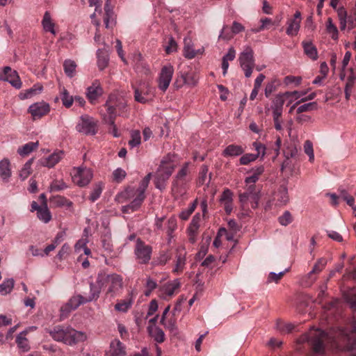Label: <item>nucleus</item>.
<instances>
[{
    "label": "nucleus",
    "instance_id": "obj_1",
    "mask_svg": "<svg viewBox=\"0 0 356 356\" xmlns=\"http://www.w3.org/2000/svg\"><path fill=\"white\" fill-rule=\"evenodd\" d=\"M46 332L54 340L69 346L75 345L86 339V334L84 332L77 331L70 326L56 325L46 329Z\"/></svg>",
    "mask_w": 356,
    "mask_h": 356
},
{
    "label": "nucleus",
    "instance_id": "obj_2",
    "mask_svg": "<svg viewBox=\"0 0 356 356\" xmlns=\"http://www.w3.org/2000/svg\"><path fill=\"white\" fill-rule=\"evenodd\" d=\"M175 168V165L168 155L164 157L155 173V187L161 191L165 189L166 182L172 175Z\"/></svg>",
    "mask_w": 356,
    "mask_h": 356
},
{
    "label": "nucleus",
    "instance_id": "obj_3",
    "mask_svg": "<svg viewBox=\"0 0 356 356\" xmlns=\"http://www.w3.org/2000/svg\"><path fill=\"white\" fill-rule=\"evenodd\" d=\"M97 294H89L88 296L76 295L72 296L69 301L60 308V316L62 318L67 317L72 310L77 309L81 305L95 300Z\"/></svg>",
    "mask_w": 356,
    "mask_h": 356
},
{
    "label": "nucleus",
    "instance_id": "obj_4",
    "mask_svg": "<svg viewBox=\"0 0 356 356\" xmlns=\"http://www.w3.org/2000/svg\"><path fill=\"white\" fill-rule=\"evenodd\" d=\"M188 163H185L175 175L172 184V191L177 195H182L186 192V184L188 182Z\"/></svg>",
    "mask_w": 356,
    "mask_h": 356
},
{
    "label": "nucleus",
    "instance_id": "obj_5",
    "mask_svg": "<svg viewBox=\"0 0 356 356\" xmlns=\"http://www.w3.org/2000/svg\"><path fill=\"white\" fill-rule=\"evenodd\" d=\"M238 60L241 67L244 71L245 76L250 77L255 65L252 49L249 46L245 47L243 51L241 53Z\"/></svg>",
    "mask_w": 356,
    "mask_h": 356
},
{
    "label": "nucleus",
    "instance_id": "obj_6",
    "mask_svg": "<svg viewBox=\"0 0 356 356\" xmlns=\"http://www.w3.org/2000/svg\"><path fill=\"white\" fill-rule=\"evenodd\" d=\"M152 248L145 244L140 238H137L134 254L138 264H146L151 259Z\"/></svg>",
    "mask_w": 356,
    "mask_h": 356
},
{
    "label": "nucleus",
    "instance_id": "obj_7",
    "mask_svg": "<svg viewBox=\"0 0 356 356\" xmlns=\"http://www.w3.org/2000/svg\"><path fill=\"white\" fill-rule=\"evenodd\" d=\"M238 197L242 204H245L248 200H251L252 207L256 209L260 199V190L257 188L255 184L247 185L245 191L240 193Z\"/></svg>",
    "mask_w": 356,
    "mask_h": 356
},
{
    "label": "nucleus",
    "instance_id": "obj_8",
    "mask_svg": "<svg viewBox=\"0 0 356 356\" xmlns=\"http://www.w3.org/2000/svg\"><path fill=\"white\" fill-rule=\"evenodd\" d=\"M327 264V259L325 258H320L317 260L316 263L312 268V270L309 272L304 277H302L301 283L305 287H309L316 281V275L320 273L325 267Z\"/></svg>",
    "mask_w": 356,
    "mask_h": 356
},
{
    "label": "nucleus",
    "instance_id": "obj_9",
    "mask_svg": "<svg viewBox=\"0 0 356 356\" xmlns=\"http://www.w3.org/2000/svg\"><path fill=\"white\" fill-rule=\"evenodd\" d=\"M76 129L86 135H95L97 131L96 122L88 115H82L80 118Z\"/></svg>",
    "mask_w": 356,
    "mask_h": 356
},
{
    "label": "nucleus",
    "instance_id": "obj_10",
    "mask_svg": "<svg viewBox=\"0 0 356 356\" xmlns=\"http://www.w3.org/2000/svg\"><path fill=\"white\" fill-rule=\"evenodd\" d=\"M0 81L8 82L16 89H19L22 85L17 72L9 66L4 67L0 72Z\"/></svg>",
    "mask_w": 356,
    "mask_h": 356
},
{
    "label": "nucleus",
    "instance_id": "obj_11",
    "mask_svg": "<svg viewBox=\"0 0 356 356\" xmlns=\"http://www.w3.org/2000/svg\"><path fill=\"white\" fill-rule=\"evenodd\" d=\"M325 332L321 330H317L314 334L310 335L307 338V341L311 346L314 353L322 355L325 350L323 339Z\"/></svg>",
    "mask_w": 356,
    "mask_h": 356
},
{
    "label": "nucleus",
    "instance_id": "obj_12",
    "mask_svg": "<svg viewBox=\"0 0 356 356\" xmlns=\"http://www.w3.org/2000/svg\"><path fill=\"white\" fill-rule=\"evenodd\" d=\"M174 69L171 65H165L161 68L159 78V88L165 92L173 76Z\"/></svg>",
    "mask_w": 356,
    "mask_h": 356
},
{
    "label": "nucleus",
    "instance_id": "obj_13",
    "mask_svg": "<svg viewBox=\"0 0 356 356\" xmlns=\"http://www.w3.org/2000/svg\"><path fill=\"white\" fill-rule=\"evenodd\" d=\"M108 274L105 272L101 271L98 273L97 277L96 283H90V294L92 295L93 293L97 294L95 300H97L101 292V289L104 287L108 283Z\"/></svg>",
    "mask_w": 356,
    "mask_h": 356
},
{
    "label": "nucleus",
    "instance_id": "obj_14",
    "mask_svg": "<svg viewBox=\"0 0 356 356\" xmlns=\"http://www.w3.org/2000/svg\"><path fill=\"white\" fill-rule=\"evenodd\" d=\"M50 111L49 104L44 102H36L31 104L28 109L33 120L41 118L47 115Z\"/></svg>",
    "mask_w": 356,
    "mask_h": 356
},
{
    "label": "nucleus",
    "instance_id": "obj_15",
    "mask_svg": "<svg viewBox=\"0 0 356 356\" xmlns=\"http://www.w3.org/2000/svg\"><path fill=\"white\" fill-rule=\"evenodd\" d=\"M273 200L275 201L276 205L284 206L289 202V195L288 188L286 184H282L274 193Z\"/></svg>",
    "mask_w": 356,
    "mask_h": 356
},
{
    "label": "nucleus",
    "instance_id": "obj_16",
    "mask_svg": "<svg viewBox=\"0 0 356 356\" xmlns=\"http://www.w3.org/2000/svg\"><path fill=\"white\" fill-rule=\"evenodd\" d=\"M102 94V88L97 81H95L92 84L87 88L86 97L91 104H94Z\"/></svg>",
    "mask_w": 356,
    "mask_h": 356
},
{
    "label": "nucleus",
    "instance_id": "obj_17",
    "mask_svg": "<svg viewBox=\"0 0 356 356\" xmlns=\"http://www.w3.org/2000/svg\"><path fill=\"white\" fill-rule=\"evenodd\" d=\"M108 283L109 287L107 291V293L114 295L122 287V278L120 275L117 274L108 275Z\"/></svg>",
    "mask_w": 356,
    "mask_h": 356
},
{
    "label": "nucleus",
    "instance_id": "obj_18",
    "mask_svg": "<svg viewBox=\"0 0 356 356\" xmlns=\"http://www.w3.org/2000/svg\"><path fill=\"white\" fill-rule=\"evenodd\" d=\"M220 202L224 206V209L227 214H230L233 209V193L231 190L227 188L222 192Z\"/></svg>",
    "mask_w": 356,
    "mask_h": 356
},
{
    "label": "nucleus",
    "instance_id": "obj_19",
    "mask_svg": "<svg viewBox=\"0 0 356 356\" xmlns=\"http://www.w3.org/2000/svg\"><path fill=\"white\" fill-rule=\"evenodd\" d=\"M125 355V346L120 340L114 339L111 342L110 349L106 356H124Z\"/></svg>",
    "mask_w": 356,
    "mask_h": 356
},
{
    "label": "nucleus",
    "instance_id": "obj_20",
    "mask_svg": "<svg viewBox=\"0 0 356 356\" xmlns=\"http://www.w3.org/2000/svg\"><path fill=\"white\" fill-rule=\"evenodd\" d=\"M92 179V173L88 169L78 168L77 175L74 177V180L79 186H86Z\"/></svg>",
    "mask_w": 356,
    "mask_h": 356
},
{
    "label": "nucleus",
    "instance_id": "obj_21",
    "mask_svg": "<svg viewBox=\"0 0 356 356\" xmlns=\"http://www.w3.org/2000/svg\"><path fill=\"white\" fill-rule=\"evenodd\" d=\"M175 255V265L172 270L174 273L182 272L186 265V252L183 249L177 248Z\"/></svg>",
    "mask_w": 356,
    "mask_h": 356
},
{
    "label": "nucleus",
    "instance_id": "obj_22",
    "mask_svg": "<svg viewBox=\"0 0 356 356\" xmlns=\"http://www.w3.org/2000/svg\"><path fill=\"white\" fill-rule=\"evenodd\" d=\"M145 199V197L136 194V197L129 204L123 206L121 211L124 213H130L138 211Z\"/></svg>",
    "mask_w": 356,
    "mask_h": 356
},
{
    "label": "nucleus",
    "instance_id": "obj_23",
    "mask_svg": "<svg viewBox=\"0 0 356 356\" xmlns=\"http://www.w3.org/2000/svg\"><path fill=\"white\" fill-rule=\"evenodd\" d=\"M105 106L107 107L108 116L104 118V122L108 124H113L116 116V109L113 103V97L110 96L108 100L106 102Z\"/></svg>",
    "mask_w": 356,
    "mask_h": 356
},
{
    "label": "nucleus",
    "instance_id": "obj_24",
    "mask_svg": "<svg viewBox=\"0 0 356 356\" xmlns=\"http://www.w3.org/2000/svg\"><path fill=\"white\" fill-rule=\"evenodd\" d=\"M147 331L152 338L157 343H162L165 340V334L161 328L157 326H148Z\"/></svg>",
    "mask_w": 356,
    "mask_h": 356
},
{
    "label": "nucleus",
    "instance_id": "obj_25",
    "mask_svg": "<svg viewBox=\"0 0 356 356\" xmlns=\"http://www.w3.org/2000/svg\"><path fill=\"white\" fill-rule=\"evenodd\" d=\"M0 176L6 182H8L9 178L11 177L10 163L7 159H4L0 161Z\"/></svg>",
    "mask_w": 356,
    "mask_h": 356
},
{
    "label": "nucleus",
    "instance_id": "obj_26",
    "mask_svg": "<svg viewBox=\"0 0 356 356\" xmlns=\"http://www.w3.org/2000/svg\"><path fill=\"white\" fill-rule=\"evenodd\" d=\"M344 335V340L346 341V343L344 345L345 348L352 349L356 343V324L354 323L351 327V333L347 334L344 331L342 332Z\"/></svg>",
    "mask_w": 356,
    "mask_h": 356
},
{
    "label": "nucleus",
    "instance_id": "obj_27",
    "mask_svg": "<svg viewBox=\"0 0 356 356\" xmlns=\"http://www.w3.org/2000/svg\"><path fill=\"white\" fill-rule=\"evenodd\" d=\"M63 151H58L51 154L42 161V165L48 168L54 167L63 158Z\"/></svg>",
    "mask_w": 356,
    "mask_h": 356
},
{
    "label": "nucleus",
    "instance_id": "obj_28",
    "mask_svg": "<svg viewBox=\"0 0 356 356\" xmlns=\"http://www.w3.org/2000/svg\"><path fill=\"white\" fill-rule=\"evenodd\" d=\"M42 25L43 29L46 32H50L53 35H56L55 24L52 22L51 15L49 12L46 11L44 14L43 19L42 20Z\"/></svg>",
    "mask_w": 356,
    "mask_h": 356
},
{
    "label": "nucleus",
    "instance_id": "obj_29",
    "mask_svg": "<svg viewBox=\"0 0 356 356\" xmlns=\"http://www.w3.org/2000/svg\"><path fill=\"white\" fill-rule=\"evenodd\" d=\"M302 44L304 53L312 60H317L318 51L316 47L311 42L303 41Z\"/></svg>",
    "mask_w": 356,
    "mask_h": 356
},
{
    "label": "nucleus",
    "instance_id": "obj_30",
    "mask_svg": "<svg viewBox=\"0 0 356 356\" xmlns=\"http://www.w3.org/2000/svg\"><path fill=\"white\" fill-rule=\"evenodd\" d=\"M39 145V143L37 142H29L26 143L22 147H19L17 149V153L22 156H25L31 154L32 152L35 150Z\"/></svg>",
    "mask_w": 356,
    "mask_h": 356
},
{
    "label": "nucleus",
    "instance_id": "obj_31",
    "mask_svg": "<svg viewBox=\"0 0 356 356\" xmlns=\"http://www.w3.org/2000/svg\"><path fill=\"white\" fill-rule=\"evenodd\" d=\"M244 152L243 147L240 145H229L223 151L224 156H237L242 154Z\"/></svg>",
    "mask_w": 356,
    "mask_h": 356
},
{
    "label": "nucleus",
    "instance_id": "obj_32",
    "mask_svg": "<svg viewBox=\"0 0 356 356\" xmlns=\"http://www.w3.org/2000/svg\"><path fill=\"white\" fill-rule=\"evenodd\" d=\"M109 61L108 54L104 51L99 49L97 51V65L100 70L105 69Z\"/></svg>",
    "mask_w": 356,
    "mask_h": 356
},
{
    "label": "nucleus",
    "instance_id": "obj_33",
    "mask_svg": "<svg viewBox=\"0 0 356 356\" xmlns=\"http://www.w3.org/2000/svg\"><path fill=\"white\" fill-rule=\"evenodd\" d=\"M180 282L178 279H175L173 281L167 283L164 286V292L168 296H172L175 291L180 287Z\"/></svg>",
    "mask_w": 356,
    "mask_h": 356
},
{
    "label": "nucleus",
    "instance_id": "obj_34",
    "mask_svg": "<svg viewBox=\"0 0 356 356\" xmlns=\"http://www.w3.org/2000/svg\"><path fill=\"white\" fill-rule=\"evenodd\" d=\"M341 301L337 298H334L331 301L326 302L323 308L325 312H330L332 314L339 310L341 307Z\"/></svg>",
    "mask_w": 356,
    "mask_h": 356
},
{
    "label": "nucleus",
    "instance_id": "obj_35",
    "mask_svg": "<svg viewBox=\"0 0 356 356\" xmlns=\"http://www.w3.org/2000/svg\"><path fill=\"white\" fill-rule=\"evenodd\" d=\"M337 12L339 20L340 29L341 31H344L346 29V27H348L347 11L344 8V7L341 6L337 10Z\"/></svg>",
    "mask_w": 356,
    "mask_h": 356
},
{
    "label": "nucleus",
    "instance_id": "obj_36",
    "mask_svg": "<svg viewBox=\"0 0 356 356\" xmlns=\"http://www.w3.org/2000/svg\"><path fill=\"white\" fill-rule=\"evenodd\" d=\"M26 333L25 331L22 332L16 337V343L18 347L24 352L29 350L28 339L25 337Z\"/></svg>",
    "mask_w": 356,
    "mask_h": 356
},
{
    "label": "nucleus",
    "instance_id": "obj_37",
    "mask_svg": "<svg viewBox=\"0 0 356 356\" xmlns=\"http://www.w3.org/2000/svg\"><path fill=\"white\" fill-rule=\"evenodd\" d=\"M34 159L31 158L25 163L23 168L19 171V178L24 181L25 180L31 173V165L33 162Z\"/></svg>",
    "mask_w": 356,
    "mask_h": 356
},
{
    "label": "nucleus",
    "instance_id": "obj_38",
    "mask_svg": "<svg viewBox=\"0 0 356 356\" xmlns=\"http://www.w3.org/2000/svg\"><path fill=\"white\" fill-rule=\"evenodd\" d=\"M344 298L350 308L356 310V289L354 288L347 291L344 295Z\"/></svg>",
    "mask_w": 356,
    "mask_h": 356
},
{
    "label": "nucleus",
    "instance_id": "obj_39",
    "mask_svg": "<svg viewBox=\"0 0 356 356\" xmlns=\"http://www.w3.org/2000/svg\"><path fill=\"white\" fill-rule=\"evenodd\" d=\"M14 280L13 278L6 280L0 284V293L1 295H7L10 293L14 287Z\"/></svg>",
    "mask_w": 356,
    "mask_h": 356
},
{
    "label": "nucleus",
    "instance_id": "obj_40",
    "mask_svg": "<svg viewBox=\"0 0 356 356\" xmlns=\"http://www.w3.org/2000/svg\"><path fill=\"white\" fill-rule=\"evenodd\" d=\"M76 67V65L74 60H65L63 63V68L65 73L69 77L74 76L75 74V70Z\"/></svg>",
    "mask_w": 356,
    "mask_h": 356
},
{
    "label": "nucleus",
    "instance_id": "obj_41",
    "mask_svg": "<svg viewBox=\"0 0 356 356\" xmlns=\"http://www.w3.org/2000/svg\"><path fill=\"white\" fill-rule=\"evenodd\" d=\"M38 218L44 223L49 222L51 219V212L49 211L47 206H42L37 212Z\"/></svg>",
    "mask_w": 356,
    "mask_h": 356
},
{
    "label": "nucleus",
    "instance_id": "obj_42",
    "mask_svg": "<svg viewBox=\"0 0 356 356\" xmlns=\"http://www.w3.org/2000/svg\"><path fill=\"white\" fill-rule=\"evenodd\" d=\"M113 103L115 107L116 111H119V115H124L127 113V102L124 99L120 97L114 99L113 98Z\"/></svg>",
    "mask_w": 356,
    "mask_h": 356
},
{
    "label": "nucleus",
    "instance_id": "obj_43",
    "mask_svg": "<svg viewBox=\"0 0 356 356\" xmlns=\"http://www.w3.org/2000/svg\"><path fill=\"white\" fill-rule=\"evenodd\" d=\"M171 259V254L168 251H161L159 256L154 259V264L163 266Z\"/></svg>",
    "mask_w": 356,
    "mask_h": 356
},
{
    "label": "nucleus",
    "instance_id": "obj_44",
    "mask_svg": "<svg viewBox=\"0 0 356 356\" xmlns=\"http://www.w3.org/2000/svg\"><path fill=\"white\" fill-rule=\"evenodd\" d=\"M300 20L291 19L289 22V26L286 29V34L289 35H297L300 29Z\"/></svg>",
    "mask_w": 356,
    "mask_h": 356
},
{
    "label": "nucleus",
    "instance_id": "obj_45",
    "mask_svg": "<svg viewBox=\"0 0 356 356\" xmlns=\"http://www.w3.org/2000/svg\"><path fill=\"white\" fill-rule=\"evenodd\" d=\"M347 83L356 86V56L353 66L350 67L347 71Z\"/></svg>",
    "mask_w": 356,
    "mask_h": 356
},
{
    "label": "nucleus",
    "instance_id": "obj_46",
    "mask_svg": "<svg viewBox=\"0 0 356 356\" xmlns=\"http://www.w3.org/2000/svg\"><path fill=\"white\" fill-rule=\"evenodd\" d=\"M191 43V40L184 39V56L188 59L193 58L197 54L196 51L192 48Z\"/></svg>",
    "mask_w": 356,
    "mask_h": 356
},
{
    "label": "nucleus",
    "instance_id": "obj_47",
    "mask_svg": "<svg viewBox=\"0 0 356 356\" xmlns=\"http://www.w3.org/2000/svg\"><path fill=\"white\" fill-rule=\"evenodd\" d=\"M339 197L352 207L354 212H356V206L354 205L355 200L345 189H339Z\"/></svg>",
    "mask_w": 356,
    "mask_h": 356
},
{
    "label": "nucleus",
    "instance_id": "obj_48",
    "mask_svg": "<svg viewBox=\"0 0 356 356\" xmlns=\"http://www.w3.org/2000/svg\"><path fill=\"white\" fill-rule=\"evenodd\" d=\"M318 108V104L316 102H309L299 106L296 109L297 114L304 112L315 111Z\"/></svg>",
    "mask_w": 356,
    "mask_h": 356
},
{
    "label": "nucleus",
    "instance_id": "obj_49",
    "mask_svg": "<svg viewBox=\"0 0 356 356\" xmlns=\"http://www.w3.org/2000/svg\"><path fill=\"white\" fill-rule=\"evenodd\" d=\"M141 142L140 132L138 130H134L131 132V139L129 140V145L131 147H138Z\"/></svg>",
    "mask_w": 356,
    "mask_h": 356
},
{
    "label": "nucleus",
    "instance_id": "obj_50",
    "mask_svg": "<svg viewBox=\"0 0 356 356\" xmlns=\"http://www.w3.org/2000/svg\"><path fill=\"white\" fill-rule=\"evenodd\" d=\"M60 98L63 106L66 108H70L72 105L74 97L70 95L69 92L65 88H63L62 89Z\"/></svg>",
    "mask_w": 356,
    "mask_h": 356
},
{
    "label": "nucleus",
    "instance_id": "obj_51",
    "mask_svg": "<svg viewBox=\"0 0 356 356\" xmlns=\"http://www.w3.org/2000/svg\"><path fill=\"white\" fill-rule=\"evenodd\" d=\"M67 187V185L63 179L54 180L49 186V191H60L66 189Z\"/></svg>",
    "mask_w": 356,
    "mask_h": 356
},
{
    "label": "nucleus",
    "instance_id": "obj_52",
    "mask_svg": "<svg viewBox=\"0 0 356 356\" xmlns=\"http://www.w3.org/2000/svg\"><path fill=\"white\" fill-rule=\"evenodd\" d=\"M327 31L331 34V38L336 40L338 39L339 31L337 26L332 23V19L329 17L326 24Z\"/></svg>",
    "mask_w": 356,
    "mask_h": 356
},
{
    "label": "nucleus",
    "instance_id": "obj_53",
    "mask_svg": "<svg viewBox=\"0 0 356 356\" xmlns=\"http://www.w3.org/2000/svg\"><path fill=\"white\" fill-rule=\"evenodd\" d=\"M276 328L281 332L289 333L295 328V325L290 323H285L282 321H277Z\"/></svg>",
    "mask_w": 356,
    "mask_h": 356
},
{
    "label": "nucleus",
    "instance_id": "obj_54",
    "mask_svg": "<svg viewBox=\"0 0 356 356\" xmlns=\"http://www.w3.org/2000/svg\"><path fill=\"white\" fill-rule=\"evenodd\" d=\"M200 215L195 214L190 223V226L188 227V232L191 234H196L198 228L200 227Z\"/></svg>",
    "mask_w": 356,
    "mask_h": 356
},
{
    "label": "nucleus",
    "instance_id": "obj_55",
    "mask_svg": "<svg viewBox=\"0 0 356 356\" xmlns=\"http://www.w3.org/2000/svg\"><path fill=\"white\" fill-rule=\"evenodd\" d=\"M293 218L289 211H285L282 216L278 218V222L282 226H287L292 222Z\"/></svg>",
    "mask_w": 356,
    "mask_h": 356
},
{
    "label": "nucleus",
    "instance_id": "obj_56",
    "mask_svg": "<svg viewBox=\"0 0 356 356\" xmlns=\"http://www.w3.org/2000/svg\"><path fill=\"white\" fill-rule=\"evenodd\" d=\"M185 84L194 86L197 82V79L193 73L188 72L181 75Z\"/></svg>",
    "mask_w": 356,
    "mask_h": 356
},
{
    "label": "nucleus",
    "instance_id": "obj_57",
    "mask_svg": "<svg viewBox=\"0 0 356 356\" xmlns=\"http://www.w3.org/2000/svg\"><path fill=\"white\" fill-rule=\"evenodd\" d=\"M177 219L175 216H171L167 221L166 229L168 236L172 237V232L177 229Z\"/></svg>",
    "mask_w": 356,
    "mask_h": 356
},
{
    "label": "nucleus",
    "instance_id": "obj_58",
    "mask_svg": "<svg viewBox=\"0 0 356 356\" xmlns=\"http://www.w3.org/2000/svg\"><path fill=\"white\" fill-rule=\"evenodd\" d=\"M102 192V183H98L95 186V187L92 190V192L90 195L89 199L92 202L96 201L100 197Z\"/></svg>",
    "mask_w": 356,
    "mask_h": 356
},
{
    "label": "nucleus",
    "instance_id": "obj_59",
    "mask_svg": "<svg viewBox=\"0 0 356 356\" xmlns=\"http://www.w3.org/2000/svg\"><path fill=\"white\" fill-rule=\"evenodd\" d=\"M259 157V154H245L240 158L241 165H248L252 161H254Z\"/></svg>",
    "mask_w": 356,
    "mask_h": 356
},
{
    "label": "nucleus",
    "instance_id": "obj_60",
    "mask_svg": "<svg viewBox=\"0 0 356 356\" xmlns=\"http://www.w3.org/2000/svg\"><path fill=\"white\" fill-rule=\"evenodd\" d=\"M284 104V99L283 97V95L278 94L276 95L274 100L273 101V104L271 106V108L283 110Z\"/></svg>",
    "mask_w": 356,
    "mask_h": 356
},
{
    "label": "nucleus",
    "instance_id": "obj_61",
    "mask_svg": "<svg viewBox=\"0 0 356 356\" xmlns=\"http://www.w3.org/2000/svg\"><path fill=\"white\" fill-rule=\"evenodd\" d=\"M304 150L305 154L309 156V161L312 162L314 159V154L313 150V145L310 140H306L305 142Z\"/></svg>",
    "mask_w": 356,
    "mask_h": 356
},
{
    "label": "nucleus",
    "instance_id": "obj_62",
    "mask_svg": "<svg viewBox=\"0 0 356 356\" xmlns=\"http://www.w3.org/2000/svg\"><path fill=\"white\" fill-rule=\"evenodd\" d=\"M284 154L287 159L296 157L298 154V149L293 145H289L284 149Z\"/></svg>",
    "mask_w": 356,
    "mask_h": 356
},
{
    "label": "nucleus",
    "instance_id": "obj_63",
    "mask_svg": "<svg viewBox=\"0 0 356 356\" xmlns=\"http://www.w3.org/2000/svg\"><path fill=\"white\" fill-rule=\"evenodd\" d=\"M53 200L58 206H67L70 207L72 205L71 201L60 195L54 196Z\"/></svg>",
    "mask_w": 356,
    "mask_h": 356
},
{
    "label": "nucleus",
    "instance_id": "obj_64",
    "mask_svg": "<svg viewBox=\"0 0 356 356\" xmlns=\"http://www.w3.org/2000/svg\"><path fill=\"white\" fill-rule=\"evenodd\" d=\"M70 252V247L67 243H65L61 247L60 250L57 254V257L60 260H63L67 257V255H69Z\"/></svg>",
    "mask_w": 356,
    "mask_h": 356
}]
</instances>
